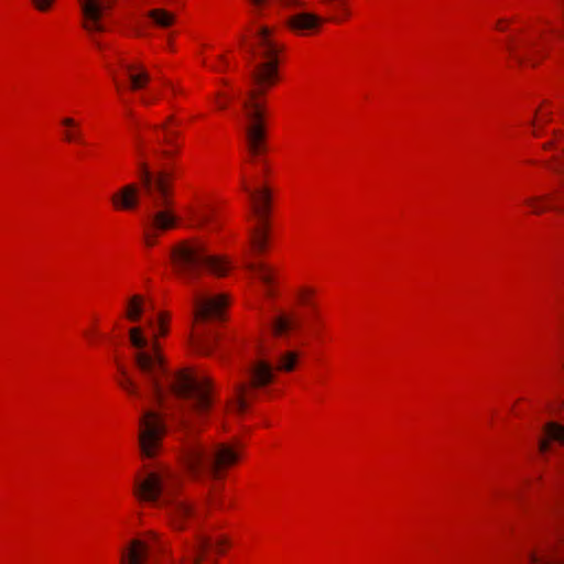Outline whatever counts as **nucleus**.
Wrapping results in <instances>:
<instances>
[{
	"instance_id": "nucleus-23",
	"label": "nucleus",
	"mask_w": 564,
	"mask_h": 564,
	"mask_svg": "<svg viewBox=\"0 0 564 564\" xmlns=\"http://www.w3.org/2000/svg\"><path fill=\"white\" fill-rule=\"evenodd\" d=\"M191 216L196 225H203L208 221V215L203 212H193Z\"/></svg>"
},
{
	"instance_id": "nucleus-24",
	"label": "nucleus",
	"mask_w": 564,
	"mask_h": 564,
	"mask_svg": "<svg viewBox=\"0 0 564 564\" xmlns=\"http://www.w3.org/2000/svg\"><path fill=\"white\" fill-rule=\"evenodd\" d=\"M65 140L67 142L79 141L82 142V132L78 129L65 132Z\"/></svg>"
},
{
	"instance_id": "nucleus-10",
	"label": "nucleus",
	"mask_w": 564,
	"mask_h": 564,
	"mask_svg": "<svg viewBox=\"0 0 564 564\" xmlns=\"http://www.w3.org/2000/svg\"><path fill=\"white\" fill-rule=\"evenodd\" d=\"M84 17L83 26L88 32H104L102 15L111 8L115 0H78Z\"/></svg>"
},
{
	"instance_id": "nucleus-15",
	"label": "nucleus",
	"mask_w": 564,
	"mask_h": 564,
	"mask_svg": "<svg viewBox=\"0 0 564 564\" xmlns=\"http://www.w3.org/2000/svg\"><path fill=\"white\" fill-rule=\"evenodd\" d=\"M139 192L135 184H128L112 196V204L116 208L133 209L139 205Z\"/></svg>"
},
{
	"instance_id": "nucleus-26",
	"label": "nucleus",
	"mask_w": 564,
	"mask_h": 564,
	"mask_svg": "<svg viewBox=\"0 0 564 564\" xmlns=\"http://www.w3.org/2000/svg\"><path fill=\"white\" fill-rule=\"evenodd\" d=\"M540 199H541V198H539V197H534V198H530V199H528V200H527V203H528L529 205H531V206H532L533 212H534L535 214H540V213H542V212H544V210H545V207H543V206H541V205L539 204V200H540Z\"/></svg>"
},
{
	"instance_id": "nucleus-20",
	"label": "nucleus",
	"mask_w": 564,
	"mask_h": 564,
	"mask_svg": "<svg viewBox=\"0 0 564 564\" xmlns=\"http://www.w3.org/2000/svg\"><path fill=\"white\" fill-rule=\"evenodd\" d=\"M122 375V379L119 381L120 387L127 391L130 395L142 398V393L135 382L128 376L127 371L119 367Z\"/></svg>"
},
{
	"instance_id": "nucleus-22",
	"label": "nucleus",
	"mask_w": 564,
	"mask_h": 564,
	"mask_svg": "<svg viewBox=\"0 0 564 564\" xmlns=\"http://www.w3.org/2000/svg\"><path fill=\"white\" fill-rule=\"evenodd\" d=\"M161 128L165 132V135H164L162 142L165 144H169V145H174V138L177 135V133L173 130H169L165 124H163Z\"/></svg>"
},
{
	"instance_id": "nucleus-8",
	"label": "nucleus",
	"mask_w": 564,
	"mask_h": 564,
	"mask_svg": "<svg viewBox=\"0 0 564 564\" xmlns=\"http://www.w3.org/2000/svg\"><path fill=\"white\" fill-rule=\"evenodd\" d=\"M164 551V544L155 532H149L143 539H134L122 552L121 564H160L158 554Z\"/></svg>"
},
{
	"instance_id": "nucleus-29",
	"label": "nucleus",
	"mask_w": 564,
	"mask_h": 564,
	"mask_svg": "<svg viewBox=\"0 0 564 564\" xmlns=\"http://www.w3.org/2000/svg\"><path fill=\"white\" fill-rule=\"evenodd\" d=\"M135 141H137V147H138L139 152L142 153L143 145H144L143 139L140 135H137Z\"/></svg>"
},
{
	"instance_id": "nucleus-3",
	"label": "nucleus",
	"mask_w": 564,
	"mask_h": 564,
	"mask_svg": "<svg viewBox=\"0 0 564 564\" xmlns=\"http://www.w3.org/2000/svg\"><path fill=\"white\" fill-rule=\"evenodd\" d=\"M139 181L145 198L144 241L151 247L160 234L178 225L173 200V173L167 170L153 172L147 162L141 161Z\"/></svg>"
},
{
	"instance_id": "nucleus-13",
	"label": "nucleus",
	"mask_w": 564,
	"mask_h": 564,
	"mask_svg": "<svg viewBox=\"0 0 564 564\" xmlns=\"http://www.w3.org/2000/svg\"><path fill=\"white\" fill-rule=\"evenodd\" d=\"M118 63L130 82L131 90L142 89L150 82V74L140 63L128 62L123 58H120Z\"/></svg>"
},
{
	"instance_id": "nucleus-27",
	"label": "nucleus",
	"mask_w": 564,
	"mask_h": 564,
	"mask_svg": "<svg viewBox=\"0 0 564 564\" xmlns=\"http://www.w3.org/2000/svg\"><path fill=\"white\" fill-rule=\"evenodd\" d=\"M281 3L291 8L304 7L303 0H281Z\"/></svg>"
},
{
	"instance_id": "nucleus-6",
	"label": "nucleus",
	"mask_w": 564,
	"mask_h": 564,
	"mask_svg": "<svg viewBox=\"0 0 564 564\" xmlns=\"http://www.w3.org/2000/svg\"><path fill=\"white\" fill-rule=\"evenodd\" d=\"M171 258L176 273L188 284L194 283L203 269L218 276L229 270V264L223 258L209 254L199 241H182L173 248Z\"/></svg>"
},
{
	"instance_id": "nucleus-33",
	"label": "nucleus",
	"mask_w": 564,
	"mask_h": 564,
	"mask_svg": "<svg viewBox=\"0 0 564 564\" xmlns=\"http://www.w3.org/2000/svg\"><path fill=\"white\" fill-rule=\"evenodd\" d=\"M167 85L171 87V89L173 90V93H175V94H176V93H182V90H181L180 88L175 87L173 84L167 83Z\"/></svg>"
},
{
	"instance_id": "nucleus-17",
	"label": "nucleus",
	"mask_w": 564,
	"mask_h": 564,
	"mask_svg": "<svg viewBox=\"0 0 564 564\" xmlns=\"http://www.w3.org/2000/svg\"><path fill=\"white\" fill-rule=\"evenodd\" d=\"M300 325V318L294 313H281L271 321V328L275 336H285L297 329Z\"/></svg>"
},
{
	"instance_id": "nucleus-16",
	"label": "nucleus",
	"mask_w": 564,
	"mask_h": 564,
	"mask_svg": "<svg viewBox=\"0 0 564 564\" xmlns=\"http://www.w3.org/2000/svg\"><path fill=\"white\" fill-rule=\"evenodd\" d=\"M152 302L148 301L144 296L140 294L132 295L126 304V317L130 322H139L141 316L148 312L153 311Z\"/></svg>"
},
{
	"instance_id": "nucleus-32",
	"label": "nucleus",
	"mask_w": 564,
	"mask_h": 564,
	"mask_svg": "<svg viewBox=\"0 0 564 564\" xmlns=\"http://www.w3.org/2000/svg\"><path fill=\"white\" fill-rule=\"evenodd\" d=\"M161 155L163 156H170L172 155V152L171 151H167V150H161V151H158Z\"/></svg>"
},
{
	"instance_id": "nucleus-30",
	"label": "nucleus",
	"mask_w": 564,
	"mask_h": 564,
	"mask_svg": "<svg viewBox=\"0 0 564 564\" xmlns=\"http://www.w3.org/2000/svg\"><path fill=\"white\" fill-rule=\"evenodd\" d=\"M311 291L310 290H304L302 293H301V300L303 302H308V296L311 295Z\"/></svg>"
},
{
	"instance_id": "nucleus-4",
	"label": "nucleus",
	"mask_w": 564,
	"mask_h": 564,
	"mask_svg": "<svg viewBox=\"0 0 564 564\" xmlns=\"http://www.w3.org/2000/svg\"><path fill=\"white\" fill-rule=\"evenodd\" d=\"M177 485L176 476L169 469L150 471L144 479L134 484V495L141 501L164 506L175 529H184L187 521L197 520L202 513L194 506L181 500H173L172 495Z\"/></svg>"
},
{
	"instance_id": "nucleus-34",
	"label": "nucleus",
	"mask_w": 564,
	"mask_h": 564,
	"mask_svg": "<svg viewBox=\"0 0 564 564\" xmlns=\"http://www.w3.org/2000/svg\"><path fill=\"white\" fill-rule=\"evenodd\" d=\"M208 503H209V505H212V506H219V503L216 501V499H215V498H210V499L208 500Z\"/></svg>"
},
{
	"instance_id": "nucleus-2",
	"label": "nucleus",
	"mask_w": 564,
	"mask_h": 564,
	"mask_svg": "<svg viewBox=\"0 0 564 564\" xmlns=\"http://www.w3.org/2000/svg\"><path fill=\"white\" fill-rule=\"evenodd\" d=\"M282 50L283 46L272 37V30L261 26L256 34L254 46L251 48L253 57L258 59L250 74L257 88L250 90L248 99L242 102L246 116L250 120L246 133L248 149L252 155L264 151L263 112L258 98L278 80L279 54Z\"/></svg>"
},
{
	"instance_id": "nucleus-11",
	"label": "nucleus",
	"mask_w": 564,
	"mask_h": 564,
	"mask_svg": "<svg viewBox=\"0 0 564 564\" xmlns=\"http://www.w3.org/2000/svg\"><path fill=\"white\" fill-rule=\"evenodd\" d=\"M546 46L547 39H541V43L536 40H527L519 50L516 46H510L509 50L520 65L528 64L534 66L539 58L544 56Z\"/></svg>"
},
{
	"instance_id": "nucleus-28",
	"label": "nucleus",
	"mask_w": 564,
	"mask_h": 564,
	"mask_svg": "<svg viewBox=\"0 0 564 564\" xmlns=\"http://www.w3.org/2000/svg\"><path fill=\"white\" fill-rule=\"evenodd\" d=\"M62 124L67 127V128H76L77 127V123L76 121L73 119V118H64L62 120Z\"/></svg>"
},
{
	"instance_id": "nucleus-19",
	"label": "nucleus",
	"mask_w": 564,
	"mask_h": 564,
	"mask_svg": "<svg viewBox=\"0 0 564 564\" xmlns=\"http://www.w3.org/2000/svg\"><path fill=\"white\" fill-rule=\"evenodd\" d=\"M148 18L154 26L169 28L174 23V15L164 9H153L148 12Z\"/></svg>"
},
{
	"instance_id": "nucleus-18",
	"label": "nucleus",
	"mask_w": 564,
	"mask_h": 564,
	"mask_svg": "<svg viewBox=\"0 0 564 564\" xmlns=\"http://www.w3.org/2000/svg\"><path fill=\"white\" fill-rule=\"evenodd\" d=\"M546 438L541 440L539 448L541 453H546L550 449V441L558 442L564 444V426L557 423H549L545 426Z\"/></svg>"
},
{
	"instance_id": "nucleus-9",
	"label": "nucleus",
	"mask_w": 564,
	"mask_h": 564,
	"mask_svg": "<svg viewBox=\"0 0 564 564\" xmlns=\"http://www.w3.org/2000/svg\"><path fill=\"white\" fill-rule=\"evenodd\" d=\"M242 187L253 199L252 209L260 223L259 227L252 229L251 246L254 251L262 252L267 245V217L269 214L270 194L268 189L253 192L245 182Z\"/></svg>"
},
{
	"instance_id": "nucleus-14",
	"label": "nucleus",
	"mask_w": 564,
	"mask_h": 564,
	"mask_svg": "<svg viewBox=\"0 0 564 564\" xmlns=\"http://www.w3.org/2000/svg\"><path fill=\"white\" fill-rule=\"evenodd\" d=\"M325 20L311 12H300L288 19V26L297 33H304L321 26Z\"/></svg>"
},
{
	"instance_id": "nucleus-25",
	"label": "nucleus",
	"mask_w": 564,
	"mask_h": 564,
	"mask_svg": "<svg viewBox=\"0 0 564 564\" xmlns=\"http://www.w3.org/2000/svg\"><path fill=\"white\" fill-rule=\"evenodd\" d=\"M54 0H32L36 9L46 11L51 7Z\"/></svg>"
},
{
	"instance_id": "nucleus-36",
	"label": "nucleus",
	"mask_w": 564,
	"mask_h": 564,
	"mask_svg": "<svg viewBox=\"0 0 564 564\" xmlns=\"http://www.w3.org/2000/svg\"><path fill=\"white\" fill-rule=\"evenodd\" d=\"M141 101H142L144 105H149V104H150V101H149L148 99H145V98H142V99H141Z\"/></svg>"
},
{
	"instance_id": "nucleus-37",
	"label": "nucleus",
	"mask_w": 564,
	"mask_h": 564,
	"mask_svg": "<svg viewBox=\"0 0 564 564\" xmlns=\"http://www.w3.org/2000/svg\"><path fill=\"white\" fill-rule=\"evenodd\" d=\"M218 107H219L220 109H224L226 106L224 105V102H218Z\"/></svg>"
},
{
	"instance_id": "nucleus-12",
	"label": "nucleus",
	"mask_w": 564,
	"mask_h": 564,
	"mask_svg": "<svg viewBox=\"0 0 564 564\" xmlns=\"http://www.w3.org/2000/svg\"><path fill=\"white\" fill-rule=\"evenodd\" d=\"M226 543L227 541L225 539H219L213 543L210 538L206 535H198L195 543L187 546L184 564H200L210 549L214 547L216 552L223 553V546Z\"/></svg>"
},
{
	"instance_id": "nucleus-7",
	"label": "nucleus",
	"mask_w": 564,
	"mask_h": 564,
	"mask_svg": "<svg viewBox=\"0 0 564 564\" xmlns=\"http://www.w3.org/2000/svg\"><path fill=\"white\" fill-rule=\"evenodd\" d=\"M228 305L226 295H208L195 292L193 296V314L196 328L191 336L193 347L202 352L209 354L216 341V336L202 328V324L209 319H223Z\"/></svg>"
},
{
	"instance_id": "nucleus-38",
	"label": "nucleus",
	"mask_w": 564,
	"mask_h": 564,
	"mask_svg": "<svg viewBox=\"0 0 564 564\" xmlns=\"http://www.w3.org/2000/svg\"><path fill=\"white\" fill-rule=\"evenodd\" d=\"M95 43H96V45H97L98 47H100V48H101V45H100V43H99V42H97V41L95 40Z\"/></svg>"
},
{
	"instance_id": "nucleus-35",
	"label": "nucleus",
	"mask_w": 564,
	"mask_h": 564,
	"mask_svg": "<svg viewBox=\"0 0 564 564\" xmlns=\"http://www.w3.org/2000/svg\"><path fill=\"white\" fill-rule=\"evenodd\" d=\"M343 12H344V15L345 17H348L349 15V12L343 7Z\"/></svg>"
},
{
	"instance_id": "nucleus-5",
	"label": "nucleus",
	"mask_w": 564,
	"mask_h": 564,
	"mask_svg": "<svg viewBox=\"0 0 564 564\" xmlns=\"http://www.w3.org/2000/svg\"><path fill=\"white\" fill-rule=\"evenodd\" d=\"M297 360L299 354L292 350L284 351L279 356L275 368L264 357L253 360L243 369L245 378L234 384V399L231 402L235 409L240 413L246 411L248 399L253 397L256 389L263 388L273 381L275 369L279 371H292Z\"/></svg>"
},
{
	"instance_id": "nucleus-31",
	"label": "nucleus",
	"mask_w": 564,
	"mask_h": 564,
	"mask_svg": "<svg viewBox=\"0 0 564 564\" xmlns=\"http://www.w3.org/2000/svg\"><path fill=\"white\" fill-rule=\"evenodd\" d=\"M250 1L257 8H261L263 6V3L265 2V0H250Z\"/></svg>"
},
{
	"instance_id": "nucleus-21",
	"label": "nucleus",
	"mask_w": 564,
	"mask_h": 564,
	"mask_svg": "<svg viewBox=\"0 0 564 564\" xmlns=\"http://www.w3.org/2000/svg\"><path fill=\"white\" fill-rule=\"evenodd\" d=\"M247 268L249 271L253 272L263 283L267 285L272 282V274L270 269L263 263H248Z\"/></svg>"
},
{
	"instance_id": "nucleus-1",
	"label": "nucleus",
	"mask_w": 564,
	"mask_h": 564,
	"mask_svg": "<svg viewBox=\"0 0 564 564\" xmlns=\"http://www.w3.org/2000/svg\"><path fill=\"white\" fill-rule=\"evenodd\" d=\"M169 315L160 312L147 318L150 339L142 327L129 330L130 343L135 348V366L162 412L147 410L139 420V446L143 457L158 453L166 433V420L177 424L186 434L183 442V459L193 478H219L221 473L239 460V452L229 443H204L196 438L197 424L212 409V382L205 376L187 369L171 372L161 352L159 336L167 334Z\"/></svg>"
}]
</instances>
